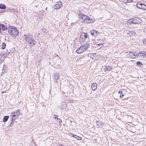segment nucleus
I'll return each instance as SVG.
<instances>
[{"instance_id": "4468645a", "label": "nucleus", "mask_w": 146, "mask_h": 146, "mask_svg": "<svg viewBox=\"0 0 146 146\" xmlns=\"http://www.w3.org/2000/svg\"><path fill=\"white\" fill-rule=\"evenodd\" d=\"M112 69V67L110 66H107L104 69L105 72H106L108 71H110Z\"/></svg>"}, {"instance_id": "c85d7f7f", "label": "nucleus", "mask_w": 146, "mask_h": 146, "mask_svg": "<svg viewBox=\"0 0 146 146\" xmlns=\"http://www.w3.org/2000/svg\"><path fill=\"white\" fill-rule=\"evenodd\" d=\"M42 30L45 33H47L48 32V31L46 28H43L42 29Z\"/></svg>"}, {"instance_id": "79ce46f5", "label": "nucleus", "mask_w": 146, "mask_h": 146, "mask_svg": "<svg viewBox=\"0 0 146 146\" xmlns=\"http://www.w3.org/2000/svg\"><path fill=\"white\" fill-rule=\"evenodd\" d=\"M57 117H58V115H57Z\"/></svg>"}, {"instance_id": "a19ab883", "label": "nucleus", "mask_w": 146, "mask_h": 146, "mask_svg": "<svg viewBox=\"0 0 146 146\" xmlns=\"http://www.w3.org/2000/svg\"><path fill=\"white\" fill-rule=\"evenodd\" d=\"M3 93H4L3 92H2V93H3Z\"/></svg>"}, {"instance_id": "ddd939ff", "label": "nucleus", "mask_w": 146, "mask_h": 146, "mask_svg": "<svg viewBox=\"0 0 146 146\" xmlns=\"http://www.w3.org/2000/svg\"><path fill=\"white\" fill-rule=\"evenodd\" d=\"M84 51V50L81 46L76 50V52L78 54H80Z\"/></svg>"}, {"instance_id": "9b49d317", "label": "nucleus", "mask_w": 146, "mask_h": 146, "mask_svg": "<svg viewBox=\"0 0 146 146\" xmlns=\"http://www.w3.org/2000/svg\"><path fill=\"white\" fill-rule=\"evenodd\" d=\"M60 108L61 109H65L67 107L66 103L65 102H62L61 105L60 106Z\"/></svg>"}, {"instance_id": "b1692460", "label": "nucleus", "mask_w": 146, "mask_h": 146, "mask_svg": "<svg viewBox=\"0 0 146 146\" xmlns=\"http://www.w3.org/2000/svg\"><path fill=\"white\" fill-rule=\"evenodd\" d=\"M6 7L5 5L1 3L0 4V9H5L6 8Z\"/></svg>"}, {"instance_id": "393cba45", "label": "nucleus", "mask_w": 146, "mask_h": 146, "mask_svg": "<svg viewBox=\"0 0 146 146\" xmlns=\"http://www.w3.org/2000/svg\"><path fill=\"white\" fill-rule=\"evenodd\" d=\"M6 46V44L5 43H2V47L1 48L2 49H4L5 48Z\"/></svg>"}, {"instance_id": "412c9836", "label": "nucleus", "mask_w": 146, "mask_h": 146, "mask_svg": "<svg viewBox=\"0 0 146 146\" xmlns=\"http://www.w3.org/2000/svg\"><path fill=\"white\" fill-rule=\"evenodd\" d=\"M103 123L100 121H97L96 124L98 126V127H100L102 126Z\"/></svg>"}, {"instance_id": "2eb2a0df", "label": "nucleus", "mask_w": 146, "mask_h": 146, "mask_svg": "<svg viewBox=\"0 0 146 146\" xmlns=\"http://www.w3.org/2000/svg\"><path fill=\"white\" fill-rule=\"evenodd\" d=\"M127 34L130 36H134L136 33L133 31H128L127 32Z\"/></svg>"}, {"instance_id": "ea45409f", "label": "nucleus", "mask_w": 146, "mask_h": 146, "mask_svg": "<svg viewBox=\"0 0 146 146\" xmlns=\"http://www.w3.org/2000/svg\"><path fill=\"white\" fill-rule=\"evenodd\" d=\"M54 118H56V116H55V117H54Z\"/></svg>"}, {"instance_id": "7c9ffc66", "label": "nucleus", "mask_w": 146, "mask_h": 146, "mask_svg": "<svg viewBox=\"0 0 146 146\" xmlns=\"http://www.w3.org/2000/svg\"><path fill=\"white\" fill-rule=\"evenodd\" d=\"M143 42L144 44H146V39H143Z\"/></svg>"}, {"instance_id": "f3484780", "label": "nucleus", "mask_w": 146, "mask_h": 146, "mask_svg": "<svg viewBox=\"0 0 146 146\" xmlns=\"http://www.w3.org/2000/svg\"><path fill=\"white\" fill-rule=\"evenodd\" d=\"M72 137L75 138L76 139L78 140H81L82 139V138L81 137L77 136L76 135L74 134H73L72 133Z\"/></svg>"}, {"instance_id": "a878e982", "label": "nucleus", "mask_w": 146, "mask_h": 146, "mask_svg": "<svg viewBox=\"0 0 146 146\" xmlns=\"http://www.w3.org/2000/svg\"><path fill=\"white\" fill-rule=\"evenodd\" d=\"M137 65L139 67H142L143 65L141 62H137Z\"/></svg>"}, {"instance_id": "f257e3e1", "label": "nucleus", "mask_w": 146, "mask_h": 146, "mask_svg": "<svg viewBox=\"0 0 146 146\" xmlns=\"http://www.w3.org/2000/svg\"><path fill=\"white\" fill-rule=\"evenodd\" d=\"M79 20L83 19V23H92L93 21L88 16L85 15L82 13H80L78 15Z\"/></svg>"}, {"instance_id": "c9c22d12", "label": "nucleus", "mask_w": 146, "mask_h": 146, "mask_svg": "<svg viewBox=\"0 0 146 146\" xmlns=\"http://www.w3.org/2000/svg\"><path fill=\"white\" fill-rule=\"evenodd\" d=\"M59 146H64V145L61 144H60Z\"/></svg>"}, {"instance_id": "bb28decb", "label": "nucleus", "mask_w": 146, "mask_h": 146, "mask_svg": "<svg viewBox=\"0 0 146 146\" xmlns=\"http://www.w3.org/2000/svg\"><path fill=\"white\" fill-rule=\"evenodd\" d=\"M133 1V0H124V2L125 3H131Z\"/></svg>"}, {"instance_id": "423d86ee", "label": "nucleus", "mask_w": 146, "mask_h": 146, "mask_svg": "<svg viewBox=\"0 0 146 146\" xmlns=\"http://www.w3.org/2000/svg\"><path fill=\"white\" fill-rule=\"evenodd\" d=\"M62 5V3L60 1H59L56 3V4L54 7V8L55 9H59Z\"/></svg>"}, {"instance_id": "f03ea898", "label": "nucleus", "mask_w": 146, "mask_h": 146, "mask_svg": "<svg viewBox=\"0 0 146 146\" xmlns=\"http://www.w3.org/2000/svg\"><path fill=\"white\" fill-rule=\"evenodd\" d=\"M25 36L24 39L30 45H35L36 42L33 38V36L30 34L24 35Z\"/></svg>"}, {"instance_id": "39448f33", "label": "nucleus", "mask_w": 146, "mask_h": 146, "mask_svg": "<svg viewBox=\"0 0 146 146\" xmlns=\"http://www.w3.org/2000/svg\"><path fill=\"white\" fill-rule=\"evenodd\" d=\"M141 20L140 18H134L133 19H131L128 20V22H131L132 24H137L140 23Z\"/></svg>"}, {"instance_id": "5701e85b", "label": "nucleus", "mask_w": 146, "mask_h": 146, "mask_svg": "<svg viewBox=\"0 0 146 146\" xmlns=\"http://www.w3.org/2000/svg\"><path fill=\"white\" fill-rule=\"evenodd\" d=\"M9 116L7 115V116H5L3 117V121L4 122L7 121V120L9 118Z\"/></svg>"}, {"instance_id": "2f4dec72", "label": "nucleus", "mask_w": 146, "mask_h": 146, "mask_svg": "<svg viewBox=\"0 0 146 146\" xmlns=\"http://www.w3.org/2000/svg\"><path fill=\"white\" fill-rule=\"evenodd\" d=\"M9 50L7 49V52H6V54H8L10 53V52H9Z\"/></svg>"}, {"instance_id": "9d476101", "label": "nucleus", "mask_w": 146, "mask_h": 146, "mask_svg": "<svg viewBox=\"0 0 146 146\" xmlns=\"http://www.w3.org/2000/svg\"><path fill=\"white\" fill-rule=\"evenodd\" d=\"M90 46V45L89 43L86 42L81 46L82 47L84 51H85L88 49V48Z\"/></svg>"}, {"instance_id": "e433bc0d", "label": "nucleus", "mask_w": 146, "mask_h": 146, "mask_svg": "<svg viewBox=\"0 0 146 146\" xmlns=\"http://www.w3.org/2000/svg\"><path fill=\"white\" fill-rule=\"evenodd\" d=\"M59 122H62V121L61 120H60L59 121Z\"/></svg>"}, {"instance_id": "6ab92c4d", "label": "nucleus", "mask_w": 146, "mask_h": 146, "mask_svg": "<svg viewBox=\"0 0 146 146\" xmlns=\"http://www.w3.org/2000/svg\"><path fill=\"white\" fill-rule=\"evenodd\" d=\"M4 59L3 54L2 53L0 54V63L3 61Z\"/></svg>"}, {"instance_id": "aec40b11", "label": "nucleus", "mask_w": 146, "mask_h": 146, "mask_svg": "<svg viewBox=\"0 0 146 146\" xmlns=\"http://www.w3.org/2000/svg\"><path fill=\"white\" fill-rule=\"evenodd\" d=\"M83 34H82V33L80 36V40L81 41H82L83 42L85 40L84 36Z\"/></svg>"}, {"instance_id": "6e6552de", "label": "nucleus", "mask_w": 146, "mask_h": 146, "mask_svg": "<svg viewBox=\"0 0 146 146\" xmlns=\"http://www.w3.org/2000/svg\"><path fill=\"white\" fill-rule=\"evenodd\" d=\"M145 52L140 51L138 54L136 53L137 57L139 56L141 58H143L145 56Z\"/></svg>"}, {"instance_id": "7ed1b4c3", "label": "nucleus", "mask_w": 146, "mask_h": 146, "mask_svg": "<svg viewBox=\"0 0 146 146\" xmlns=\"http://www.w3.org/2000/svg\"><path fill=\"white\" fill-rule=\"evenodd\" d=\"M8 33L12 37H16L18 34V31L16 28L12 26H9L8 27Z\"/></svg>"}, {"instance_id": "c756f323", "label": "nucleus", "mask_w": 146, "mask_h": 146, "mask_svg": "<svg viewBox=\"0 0 146 146\" xmlns=\"http://www.w3.org/2000/svg\"><path fill=\"white\" fill-rule=\"evenodd\" d=\"M13 122L12 121V120H11V123L9 125L8 127H10L11 126H12L13 125Z\"/></svg>"}, {"instance_id": "f8f14e48", "label": "nucleus", "mask_w": 146, "mask_h": 146, "mask_svg": "<svg viewBox=\"0 0 146 146\" xmlns=\"http://www.w3.org/2000/svg\"><path fill=\"white\" fill-rule=\"evenodd\" d=\"M129 57L132 58H137L136 54H134L132 52H130L129 54Z\"/></svg>"}, {"instance_id": "a211bd4d", "label": "nucleus", "mask_w": 146, "mask_h": 146, "mask_svg": "<svg viewBox=\"0 0 146 146\" xmlns=\"http://www.w3.org/2000/svg\"><path fill=\"white\" fill-rule=\"evenodd\" d=\"M1 28L2 29V30L3 31L6 30L7 29L6 26L4 25L3 24H0V29H1Z\"/></svg>"}, {"instance_id": "4c0bfd02", "label": "nucleus", "mask_w": 146, "mask_h": 146, "mask_svg": "<svg viewBox=\"0 0 146 146\" xmlns=\"http://www.w3.org/2000/svg\"><path fill=\"white\" fill-rule=\"evenodd\" d=\"M145 56L146 57V52H145Z\"/></svg>"}, {"instance_id": "dca6fc26", "label": "nucleus", "mask_w": 146, "mask_h": 146, "mask_svg": "<svg viewBox=\"0 0 146 146\" xmlns=\"http://www.w3.org/2000/svg\"><path fill=\"white\" fill-rule=\"evenodd\" d=\"M97 84L96 83H93L92 85V90H95L97 88Z\"/></svg>"}, {"instance_id": "0eeeda50", "label": "nucleus", "mask_w": 146, "mask_h": 146, "mask_svg": "<svg viewBox=\"0 0 146 146\" xmlns=\"http://www.w3.org/2000/svg\"><path fill=\"white\" fill-rule=\"evenodd\" d=\"M136 6L139 9H141L143 10L146 9V6L144 4L138 3L137 4Z\"/></svg>"}, {"instance_id": "473e14b6", "label": "nucleus", "mask_w": 146, "mask_h": 146, "mask_svg": "<svg viewBox=\"0 0 146 146\" xmlns=\"http://www.w3.org/2000/svg\"><path fill=\"white\" fill-rule=\"evenodd\" d=\"M143 31L144 32L146 33V27H145L144 28V30H143Z\"/></svg>"}, {"instance_id": "4be33fe9", "label": "nucleus", "mask_w": 146, "mask_h": 146, "mask_svg": "<svg viewBox=\"0 0 146 146\" xmlns=\"http://www.w3.org/2000/svg\"><path fill=\"white\" fill-rule=\"evenodd\" d=\"M58 76L59 74H54V78L56 80V82H57V80L59 78Z\"/></svg>"}, {"instance_id": "f704fd0d", "label": "nucleus", "mask_w": 146, "mask_h": 146, "mask_svg": "<svg viewBox=\"0 0 146 146\" xmlns=\"http://www.w3.org/2000/svg\"><path fill=\"white\" fill-rule=\"evenodd\" d=\"M118 93L121 94L122 93V91H119L118 92Z\"/></svg>"}, {"instance_id": "20e7f679", "label": "nucleus", "mask_w": 146, "mask_h": 146, "mask_svg": "<svg viewBox=\"0 0 146 146\" xmlns=\"http://www.w3.org/2000/svg\"><path fill=\"white\" fill-rule=\"evenodd\" d=\"M20 111L19 110H15L14 112L12 113L11 116L12 117V121L13 122L19 115Z\"/></svg>"}, {"instance_id": "1a4fd4ad", "label": "nucleus", "mask_w": 146, "mask_h": 146, "mask_svg": "<svg viewBox=\"0 0 146 146\" xmlns=\"http://www.w3.org/2000/svg\"><path fill=\"white\" fill-rule=\"evenodd\" d=\"M90 32L91 35L94 36H96L99 35V33L96 30H93L91 31Z\"/></svg>"}, {"instance_id": "cd10ccee", "label": "nucleus", "mask_w": 146, "mask_h": 146, "mask_svg": "<svg viewBox=\"0 0 146 146\" xmlns=\"http://www.w3.org/2000/svg\"><path fill=\"white\" fill-rule=\"evenodd\" d=\"M82 33L84 34H83L84 36V38H85V39H86V38H87L88 37V35L87 34V33Z\"/></svg>"}, {"instance_id": "58836bf2", "label": "nucleus", "mask_w": 146, "mask_h": 146, "mask_svg": "<svg viewBox=\"0 0 146 146\" xmlns=\"http://www.w3.org/2000/svg\"><path fill=\"white\" fill-rule=\"evenodd\" d=\"M78 60H79L78 61L80 60V59H78L77 60V61H78Z\"/></svg>"}, {"instance_id": "72a5a7b5", "label": "nucleus", "mask_w": 146, "mask_h": 146, "mask_svg": "<svg viewBox=\"0 0 146 146\" xmlns=\"http://www.w3.org/2000/svg\"><path fill=\"white\" fill-rule=\"evenodd\" d=\"M123 94H122V95H120V98H122L123 97Z\"/></svg>"}]
</instances>
